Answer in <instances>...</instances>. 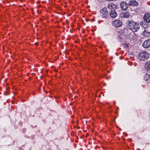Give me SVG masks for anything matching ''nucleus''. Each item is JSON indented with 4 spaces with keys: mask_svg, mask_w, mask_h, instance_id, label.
I'll use <instances>...</instances> for the list:
<instances>
[{
    "mask_svg": "<svg viewBox=\"0 0 150 150\" xmlns=\"http://www.w3.org/2000/svg\"><path fill=\"white\" fill-rule=\"evenodd\" d=\"M126 24L129 28L134 32L138 31L140 28L139 24L132 20L128 19L126 21Z\"/></svg>",
    "mask_w": 150,
    "mask_h": 150,
    "instance_id": "f257e3e1",
    "label": "nucleus"
},
{
    "mask_svg": "<svg viewBox=\"0 0 150 150\" xmlns=\"http://www.w3.org/2000/svg\"><path fill=\"white\" fill-rule=\"evenodd\" d=\"M149 57V54L145 51L140 52L138 55V59L141 61L147 59Z\"/></svg>",
    "mask_w": 150,
    "mask_h": 150,
    "instance_id": "f03ea898",
    "label": "nucleus"
},
{
    "mask_svg": "<svg viewBox=\"0 0 150 150\" xmlns=\"http://www.w3.org/2000/svg\"><path fill=\"white\" fill-rule=\"evenodd\" d=\"M108 13L106 8H104L100 11V16L103 18H106L108 17Z\"/></svg>",
    "mask_w": 150,
    "mask_h": 150,
    "instance_id": "7ed1b4c3",
    "label": "nucleus"
},
{
    "mask_svg": "<svg viewBox=\"0 0 150 150\" xmlns=\"http://www.w3.org/2000/svg\"><path fill=\"white\" fill-rule=\"evenodd\" d=\"M121 31L122 35L125 36H128L130 34V31L126 28H125L122 29Z\"/></svg>",
    "mask_w": 150,
    "mask_h": 150,
    "instance_id": "20e7f679",
    "label": "nucleus"
},
{
    "mask_svg": "<svg viewBox=\"0 0 150 150\" xmlns=\"http://www.w3.org/2000/svg\"><path fill=\"white\" fill-rule=\"evenodd\" d=\"M108 8L110 10H115L117 9L118 6L117 4L111 3L108 5Z\"/></svg>",
    "mask_w": 150,
    "mask_h": 150,
    "instance_id": "39448f33",
    "label": "nucleus"
},
{
    "mask_svg": "<svg viewBox=\"0 0 150 150\" xmlns=\"http://www.w3.org/2000/svg\"><path fill=\"white\" fill-rule=\"evenodd\" d=\"M122 22L119 20H115L113 23V25L116 28H118L122 25Z\"/></svg>",
    "mask_w": 150,
    "mask_h": 150,
    "instance_id": "423d86ee",
    "label": "nucleus"
},
{
    "mask_svg": "<svg viewBox=\"0 0 150 150\" xmlns=\"http://www.w3.org/2000/svg\"><path fill=\"white\" fill-rule=\"evenodd\" d=\"M142 46L146 48L149 47H150V39H149L145 41L142 44Z\"/></svg>",
    "mask_w": 150,
    "mask_h": 150,
    "instance_id": "0eeeda50",
    "label": "nucleus"
},
{
    "mask_svg": "<svg viewBox=\"0 0 150 150\" xmlns=\"http://www.w3.org/2000/svg\"><path fill=\"white\" fill-rule=\"evenodd\" d=\"M121 9L123 10H126L128 7V4L126 2H122L120 4Z\"/></svg>",
    "mask_w": 150,
    "mask_h": 150,
    "instance_id": "6e6552de",
    "label": "nucleus"
},
{
    "mask_svg": "<svg viewBox=\"0 0 150 150\" xmlns=\"http://www.w3.org/2000/svg\"><path fill=\"white\" fill-rule=\"evenodd\" d=\"M143 19L147 23H150V13H146L144 16Z\"/></svg>",
    "mask_w": 150,
    "mask_h": 150,
    "instance_id": "1a4fd4ad",
    "label": "nucleus"
},
{
    "mask_svg": "<svg viewBox=\"0 0 150 150\" xmlns=\"http://www.w3.org/2000/svg\"><path fill=\"white\" fill-rule=\"evenodd\" d=\"M144 79L148 83H150V75L148 74H146L144 76Z\"/></svg>",
    "mask_w": 150,
    "mask_h": 150,
    "instance_id": "9d476101",
    "label": "nucleus"
},
{
    "mask_svg": "<svg viewBox=\"0 0 150 150\" xmlns=\"http://www.w3.org/2000/svg\"><path fill=\"white\" fill-rule=\"evenodd\" d=\"M117 15V13L115 10H112L110 13V16L112 18H115Z\"/></svg>",
    "mask_w": 150,
    "mask_h": 150,
    "instance_id": "9b49d317",
    "label": "nucleus"
},
{
    "mask_svg": "<svg viewBox=\"0 0 150 150\" xmlns=\"http://www.w3.org/2000/svg\"><path fill=\"white\" fill-rule=\"evenodd\" d=\"M142 35L144 36L149 37L150 36V32L149 31L148 29H145L142 33Z\"/></svg>",
    "mask_w": 150,
    "mask_h": 150,
    "instance_id": "f8f14e48",
    "label": "nucleus"
},
{
    "mask_svg": "<svg viewBox=\"0 0 150 150\" xmlns=\"http://www.w3.org/2000/svg\"><path fill=\"white\" fill-rule=\"evenodd\" d=\"M145 68L146 71L150 70V61H148L145 65Z\"/></svg>",
    "mask_w": 150,
    "mask_h": 150,
    "instance_id": "ddd939ff",
    "label": "nucleus"
},
{
    "mask_svg": "<svg viewBox=\"0 0 150 150\" xmlns=\"http://www.w3.org/2000/svg\"><path fill=\"white\" fill-rule=\"evenodd\" d=\"M128 4L130 6H136L137 4V2L135 0L130 1L129 2Z\"/></svg>",
    "mask_w": 150,
    "mask_h": 150,
    "instance_id": "4468645a",
    "label": "nucleus"
},
{
    "mask_svg": "<svg viewBox=\"0 0 150 150\" xmlns=\"http://www.w3.org/2000/svg\"><path fill=\"white\" fill-rule=\"evenodd\" d=\"M122 15L125 18H128L130 16L129 12L125 11L122 13Z\"/></svg>",
    "mask_w": 150,
    "mask_h": 150,
    "instance_id": "2eb2a0df",
    "label": "nucleus"
},
{
    "mask_svg": "<svg viewBox=\"0 0 150 150\" xmlns=\"http://www.w3.org/2000/svg\"><path fill=\"white\" fill-rule=\"evenodd\" d=\"M145 24H146V23H145L144 22H141L140 23V25H141L143 27L145 25Z\"/></svg>",
    "mask_w": 150,
    "mask_h": 150,
    "instance_id": "dca6fc26",
    "label": "nucleus"
},
{
    "mask_svg": "<svg viewBox=\"0 0 150 150\" xmlns=\"http://www.w3.org/2000/svg\"><path fill=\"white\" fill-rule=\"evenodd\" d=\"M143 27L145 29H148V26L146 24Z\"/></svg>",
    "mask_w": 150,
    "mask_h": 150,
    "instance_id": "f3484780",
    "label": "nucleus"
},
{
    "mask_svg": "<svg viewBox=\"0 0 150 150\" xmlns=\"http://www.w3.org/2000/svg\"><path fill=\"white\" fill-rule=\"evenodd\" d=\"M124 46L125 48H127L128 47V45L127 44H125L124 45Z\"/></svg>",
    "mask_w": 150,
    "mask_h": 150,
    "instance_id": "a211bd4d",
    "label": "nucleus"
},
{
    "mask_svg": "<svg viewBox=\"0 0 150 150\" xmlns=\"http://www.w3.org/2000/svg\"><path fill=\"white\" fill-rule=\"evenodd\" d=\"M37 44H38V43H37V42H36V43H35V44L36 45H37Z\"/></svg>",
    "mask_w": 150,
    "mask_h": 150,
    "instance_id": "6ab92c4d",
    "label": "nucleus"
}]
</instances>
